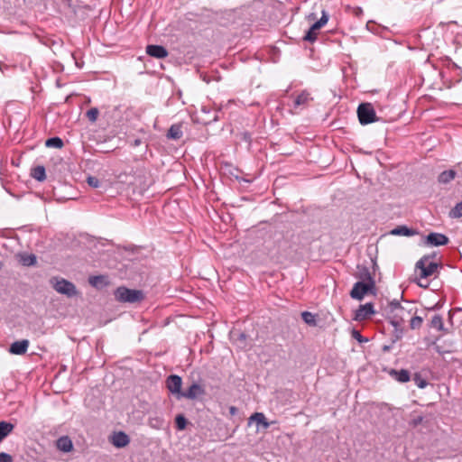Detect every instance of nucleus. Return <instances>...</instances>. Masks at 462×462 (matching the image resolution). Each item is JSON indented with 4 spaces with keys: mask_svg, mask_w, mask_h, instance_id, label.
<instances>
[{
    "mask_svg": "<svg viewBox=\"0 0 462 462\" xmlns=\"http://www.w3.org/2000/svg\"><path fill=\"white\" fill-rule=\"evenodd\" d=\"M354 337L359 341V342H363V341H366L367 339H364L362 337V336L360 335V333L358 331H356L354 330Z\"/></svg>",
    "mask_w": 462,
    "mask_h": 462,
    "instance_id": "ea45409f",
    "label": "nucleus"
},
{
    "mask_svg": "<svg viewBox=\"0 0 462 462\" xmlns=\"http://www.w3.org/2000/svg\"><path fill=\"white\" fill-rule=\"evenodd\" d=\"M422 420V418L421 417H419L418 419L414 420V424L417 425L418 423H420V421Z\"/></svg>",
    "mask_w": 462,
    "mask_h": 462,
    "instance_id": "49530a36",
    "label": "nucleus"
},
{
    "mask_svg": "<svg viewBox=\"0 0 462 462\" xmlns=\"http://www.w3.org/2000/svg\"><path fill=\"white\" fill-rule=\"evenodd\" d=\"M32 177L38 181H43L46 179L45 168L38 165L32 170Z\"/></svg>",
    "mask_w": 462,
    "mask_h": 462,
    "instance_id": "393cba45",
    "label": "nucleus"
},
{
    "mask_svg": "<svg viewBox=\"0 0 462 462\" xmlns=\"http://www.w3.org/2000/svg\"><path fill=\"white\" fill-rule=\"evenodd\" d=\"M164 419L162 416L154 415L150 416L148 419V425L155 430H161L163 427Z\"/></svg>",
    "mask_w": 462,
    "mask_h": 462,
    "instance_id": "b1692460",
    "label": "nucleus"
},
{
    "mask_svg": "<svg viewBox=\"0 0 462 462\" xmlns=\"http://www.w3.org/2000/svg\"><path fill=\"white\" fill-rule=\"evenodd\" d=\"M357 116L361 125H368L378 120L371 103H362L357 107Z\"/></svg>",
    "mask_w": 462,
    "mask_h": 462,
    "instance_id": "39448f33",
    "label": "nucleus"
},
{
    "mask_svg": "<svg viewBox=\"0 0 462 462\" xmlns=\"http://www.w3.org/2000/svg\"><path fill=\"white\" fill-rule=\"evenodd\" d=\"M130 442L129 436L124 431L115 432L111 438V443L116 448H124Z\"/></svg>",
    "mask_w": 462,
    "mask_h": 462,
    "instance_id": "ddd939ff",
    "label": "nucleus"
},
{
    "mask_svg": "<svg viewBox=\"0 0 462 462\" xmlns=\"http://www.w3.org/2000/svg\"><path fill=\"white\" fill-rule=\"evenodd\" d=\"M255 421L258 425H262L264 430H267L271 422L267 421L265 415L263 412H254L249 417V424Z\"/></svg>",
    "mask_w": 462,
    "mask_h": 462,
    "instance_id": "a211bd4d",
    "label": "nucleus"
},
{
    "mask_svg": "<svg viewBox=\"0 0 462 462\" xmlns=\"http://www.w3.org/2000/svg\"><path fill=\"white\" fill-rule=\"evenodd\" d=\"M430 327L439 331H444L443 319L439 314L435 315L430 321Z\"/></svg>",
    "mask_w": 462,
    "mask_h": 462,
    "instance_id": "cd10ccee",
    "label": "nucleus"
},
{
    "mask_svg": "<svg viewBox=\"0 0 462 462\" xmlns=\"http://www.w3.org/2000/svg\"><path fill=\"white\" fill-rule=\"evenodd\" d=\"M417 283H418V285H419L420 287H422V288H427V287H428V284H424V282H418Z\"/></svg>",
    "mask_w": 462,
    "mask_h": 462,
    "instance_id": "a18cd8bd",
    "label": "nucleus"
},
{
    "mask_svg": "<svg viewBox=\"0 0 462 462\" xmlns=\"http://www.w3.org/2000/svg\"><path fill=\"white\" fill-rule=\"evenodd\" d=\"M436 254L423 255L416 263L415 269L420 271V277L426 279L435 273L439 268V264L434 262L428 263L430 259L434 258Z\"/></svg>",
    "mask_w": 462,
    "mask_h": 462,
    "instance_id": "f03ea898",
    "label": "nucleus"
},
{
    "mask_svg": "<svg viewBox=\"0 0 462 462\" xmlns=\"http://www.w3.org/2000/svg\"><path fill=\"white\" fill-rule=\"evenodd\" d=\"M423 319L420 316H414L410 320V327L411 329H418L421 327Z\"/></svg>",
    "mask_w": 462,
    "mask_h": 462,
    "instance_id": "c9c22d12",
    "label": "nucleus"
},
{
    "mask_svg": "<svg viewBox=\"0 0 462 462\" xmlns=\"http://www.w3.org/2000/svg\"><path fill=\"white\" fill-rule=\"evenodd\" d=\"M20 262L23 266H32L36 264V256L32 254L21 255Z\"/></svg>",
    "mask_w": 462,
    "mask_h": 462,
    "instance_id": "c85d7f7f",
    "label": "nucleus"
},
{
    "mask_svg": "<svg viewBox=\"0 0 462 462\" xmlns=\"http://www.w3.org/2000/svg\"><path fill=\"white\" fill-rule=\"evenodd\" d=\"M182 130L180 125H172L167 133V137L172 140H179L182 137Z\"/></svg>",
    "mask_w": 462,
    "mask_h": 462,
    "instance_id": "5701e85b",
    "label": "nucleus"
},
{
    "mask_svg": "<svg viewBox=\"0 0 462 462\" xmlns=\"http://www.w3.org/2000/svg\"><path fill=\"white\" fill-rule=\"evenodd\" d=\"M88 282L95 288H103L107 285V277L105 275H95L88 278Z\"/></svg>",
    "mask_w": 462,
    "mask_h": 462,
    "instance_id": "aec40b11",
    "label": "nucleus"
},
{
    "mask_svg": "<svg viewBox=\"0 0 462 462\" xmlns=\"http://www.w3.org/2000/svg\"><path fill=\"white\" fill-rule=\"evenodd\" d=\"M368 293L374 295L376 293L375 282H356L350 291V297L362 300Z\"/></svg>",
    "mask_w": 462,
    "mask_h": 462,
    "instance_id": "20e7f679",
    "label": "nucleus"
},
{
    "mask_svg": "<svg viewBox=\"0 0 462 462\" xmlns=\"http://www.w3.org/2000/svg\"><path fill=\"white\" fill-rule=\"evenodd\" d=\"M57 448L63 452H69L73 448V444L68 436H62L57 440Z\"/></svg>",
    "mask_w": 462,
    "mask_h": 462,
    "instance_id": "6ab92c4d",
    "label": "nucleus"
},
{
    "mask_svg": "<svg viewBox=\"0 0 462 462\" xmlns=\"http://www.w3.org/2000/svg\"><path fill=\"white\" fill-rule=\"evenodd\" d=\"M375 313L374 304L371 302L360 305L355 311L354 319L356 321L365 320Z\"/></svg>",
    "mask_w": 462,
    "mask_h": 462,
    "instance_id": "6e6552de",
    "label": "nucleus"
},
{
    "mask_svg": "<svg viewBox=\"0 0 462 462\" xmlns=\"http://www.w3.org/2000/svg\"><path fill=\"white\" fill-rule=\"evenodd\" d=\"M87 182L92 188H98L100 186V180L94 176H88L87 178Z\"/></svg>",
    "mask_w": 462,
    "mask_h": 462,
    "instance_id": "4c0bfd02",
    "label": "nucleus"
},
{
    "mask_svg": "<svg viewBox=\"0 0 462 462\" xmlns=\"http://www.w3.org/2000/svg\"><path fill=\"white\" fill-rule=\"evenodd\" d=\"M438 309H439V305L436 304L430 310H438Z\"/></svg>",
    "mask_w": 462,
    "mask_h": 462,
    "instance_id": "09e8293b",
    "label": "nucleus"
},
{
    "mask_svg": "<svg viewBox=\"0 0 462 462\" xmlns=\"http://www.w3.org/2000/svg\"><path fill=\"white\" fill-rule=\"evenodd\" d=\"M28 346H29V340L22 339V340L14 342L10 346L9 351H10V353H12L14 355L21 356V355H23L26 353Z\"/></svg>",
    "mask_w": 462,
    "mask_h": 462,
    "instance_id": "4468645a",
    "label": "nucleus"
},
{
    "mask_svg": "<svg viewBox=\"0 0 462 462\" xmlns=\"http://www.w3.org/2000/svg\"><path fill=\"white\" fill-rule=\"evenodd\" d=\"M309 17H310H310L314 18V14H311Z\"/></svg>",
    "mask_w": 462,
    "mask_h": 462,
    "instance_id": "603ef678",
    "label": "nucleus"
},
{
    "mask_svg": "<svg viewBox=\"0 0 462 462\" xmlns=\"http://www.w3.org/2000/svg\"><path fill=\"white\" fill-rule=\"evenodd\" d=\"M0 462H14L11 455L5 452L0 453Z\"/></svg>",
    "mask_w": 462,
    "mask_h": 462,
    "instance_id": "58836bf2",
    "label": "nucleus"
},
{
    "mask_svg": "<svg viewBox=\"0 0 462 462\" xmlns=\"http://www.w3.org/2000/svg\"><path fill=\"white\" fill-rule=\"evenodd\" d=\"M393 331L391 335V341L392 343H396L397 341H399L402 336H403V328H402V325H398V326H393Z\"/></svg>",
    "mask_w": 462,
    "mask_h": 462,
    "instance_id": "c756f323",
    "label": "nucleus"
},
{
    "mask_svg": "<svg viewBox=\"0 0 462 462\" xmlns=\"http://www.w3.org/2000/svg\"><path fill=\"white\" fill-rule=\"evenodd\" d=\"M146 53L156 59H164L168 56L169 52L162 45L150 44L146 46Z\"/></svg>",
    "mask_w": 462,
    "mask_h": 462,
    "instance_id": "f8f14e48",
    "label": "nucleus"
},
{
    "mask_svg": "<svg viewBox=\"0 0 462 462\" xmlns=\"http://www.w3.org/2000/svg\"><path fill=\"white\" fill-rule=\"evenodd\" d=\"M205 393V389L199 383L194 382L186 391H183L181 398L195 400Z\"/></svg>",
    "mask_w": 462,
    "mask_h": 462,
    "instance_id": "9d476101",
    "label": "nucleus"
},
{
    "mask_svg": "<svg viewBox=\"0 0 462 462\" xmlns=\"http://www.w3.org/2000/svg\"><path fill=\"white\" fill-rule=\"evenodd\" d=\"M390 234L393 236H412L419 234V232L403 225L392 229Z\"/></svg>",
    "mask_w": 462,
    "mask_h": 462,
    "instance_id": "f3484780",
    "label": "nucleus"
},
{
    "mask_svg": "<svg viewBox=\"0 0 462 462\" xmlns=\"http://www.w3.org/2000/svg\"><path fill=\"white\" fill-rule=\"evenodd\" d=\"M237 412H238V409L236 407H235V406H230L229 407V413H230L231 416L236 415Z\"/></svg>",
    "mask_w": 462,
    "mask_h": 462,
    "instance_id": "a19ab883",
    "label": "nucleus"
},
{
    "mask_svg": "<svg viewBox=\"0 0 462 462\" xmlns=\"http://www.w3.org/2000/svg\"><path fill=\"white\" fill-rule=\"evenodd\" d=\"M389 374L399 383H407L411 379V374L406 369H391Z\"/></svg>",
    "mask_w": 462,
    "mask_h": 462,
    "instance_id": "2eb2a0df",
    "label": "nucleus"
},
{
    "mask_svg": "<svg viewBox=\"0 0 462 462\" xmlns=\"http://www.w3.org/2000/svg\"><path fill=\"white\" fill-rule=\"evenodd\" d=\"M448 242V237L441 233L431 232L425 237V244L432 246L446 245Z\"/></svg>",
    "mask_w": 462,
    "mask_h": 462,
    "instance_id": "1a4fd4ad",
    "label": "nucleus"
},
{
    "mask_svg": "<svg viewBox=\"0 0 462 462\" xmlns=\"http://www.w3.org/2000/svg\"><path fill=\"white\" fill-rule=\"evenodd\" d=\"M14 425L11 422L0 421V442H2L14 430Z\"/></svg>",
    "mask_w": 462,
    "mask_h": 462,
    "instance_id": "412c9836",
    "label": "nucleus"
},
{
    "mask_svg": "<svg viewBox=\"0 0 462 462\" xmlns=\"http://www.w3.org/2000/svg\"><path fill=\"white\" fill-rule=\"evenodd\" d=\"M448 216L451 218L462 217V200L450 209Z\"/></svg>",
    "mask_w": 462,
    "mask_h": 462,
    "instance_id": "2f4dec72",
    "label": "nucleus"
},
{
    "mask_svg": "<svg viewBox=\"0 0 462 462\" xmlns=\"http://www.w3.org/2000/svg\"><path fill=\"white\" fill-rule=\"evenodd\" d=\"M182 379L180 375L171 374L166 379V387L171 393L180 399L183 391L181 390Z\"/></svg>",
    "mask_w": 462,
    "mask_h": 462,
    "instance_id": "0eeeda50",
    "label": "nucleus"
},
{
    "mask_svg": "<svg viewBox=\"0 0 462 462\" xmlns=\"http://www.w3.org/2000/svg\"><path fill=\"white\" fill-rule=\"evenodd\" d=\"M436 350H437L438 353H441V351L439 349V346H436Z\"/></svg>",
    "mask_w": 462,
    "mask_h": 462,
    "instance_id": "8fccbe9b",
    "label": "nucleus"
},
{
    "mask_svg": "<svg viewBox=\"0 0 462 462\" xmlns=\"http://www.w3.org/2000/svg\"><path fill=\"white\" fill-rule=\"evenodd\" d=\"M413 381L420 389H423L428 385L427 380L422 378L419 374H415Z\"/></svg>",
    "mask_w": 462,
    "mask_h": 462,
    "instance_id": "e433bc0d",
    "label": "nucleus"
},
{
    "mask_svg": "<svg viewBox=\"0 0 462 462\" xmlns=\"http://www.w3.org/2000/svg\"><path fill=\"white\" fill-rule=\"evenodd\" d=\"M4 264L3 263L0 261V270L3 268Z\"/></svg>",
    "mask_w": 462,
    "mask_h": 462,
    "instance_id": "3c124183",
    "label": "nucleus"
},
{
    "mask_svg": "<svg viewBox=\"0 0 462 462\" xmlns=\"http://www.w3.org/2000/svg\"><path fill=\"white\" fill-rule=\"evenodd\" d=\"M356 277L361 279L362 280L361 282H375L374 277L372 276V274H371V273L369 271V269L367 267H365V266L360 268L359 273H358V275Z\"/></svg>",
    "mask_w": 462,
    "mask_h": 462,
    "instance_id": "bb28decb",
    "label": "nucleus"
},
{
    "mask_svg": "<svg viewBox=\"0 0 462 462\" xmlns=\"http://www.w3.org/2000/svg\"><path fill=\"white\" fill-rule=\"evenodd\" d=\"M411 314L410 310H407L404 307L397 309L394 312L389 315L390 324L392 326L403 325L406 318Z\"/></svg>",
    "mask_w": 462,
    "mask_h": 462,
    "instance_id": "9b49d317",
    "label": "nucleus"
},
{
    "mask_svg": "<svg viewBox=\"0 0 462 462\" xmlns=\"http://www.w3.org/2000/svg\"><path fill=\"white\" fill-rule=\"evenodd\" d=\"M328 18L329 15L328 12L322 10L321 17L309 28L303 37V40L309 42H314L317 40V32L328 23Z\"/></svg>",
    "mask_w": 462,
    "mask_h": 462,
    "instance_id": "423d86ee",
    "label": "nucleus"
},
{
    "mask_svg": "<svg viewBox=\"0 0 462 462\" xmlns=\"http://www.w3.org/2000/svg\"><path fill=\"white\" fill-rule=\"evenodd\" d=\"M143 143V141L139 138L134 139L133 143H131V145L135 147Z\"/></svg>",
    "mask_w": 462,
    "mask_h": 462,
    "instance_id": "79ce46f5",
    "label": "nucleus"
},
{
    "mask_svg": "<svg viewBox=\"0 0 462 462\" xmlns=\"http://www.w3.org/2000/svg\"><path fill=\"white\" fill-rule=\"evenodd\" d=\"M301 318L306 324L310 325V326L316 325V317L311 312L303 311L301 313Z\"/></svg>",
    "mask_w": 462,
    "mask_h": 462,
    "instance_id": "473e14b6",
    "label": "nucleus"
},
{
    "mask_svg": "<svg viewBox=\"0 0 462 462\" xmlns=\"http://www.w3.org/2000/svg\"><path fill=\"white\" fill-rule=\"evenodd\" d=\"M390 349H391V346H383V352H388Z\"/></svg>",
    "mask_w": 462,
    "mask_h": 462,
    "instance_id": "c03bdc74",
    "label": "nucleus"
},
{
    "mask_svg": "<svg viewBox=\"0 0 462 462\" xmlns=\"http://www.w3.org/2000/svg\"><path fill=\"white\" fill-rule=\"evenodd\" d=\"M50 284L60 294L72 298L78 294L75 284L64 278L54 276L50 279Z\"/></svg>",
    "mask_w": 462,
    "mask_h": 462,
    "instance_id": "f257e3e1",
    "label": "nucleus"
},
{
    "mask_svg": "<svg viewBox=\"0 0 462 462\" xmlns=\"http://www.w3.org/2000/svg\"><path fill=\"white\" fill-rule=\"evenodd\" d=\"M456 175L457 172L454 170L444 171L439 175L438 181L439 183L448 184L455 179Z\"/></svg>",
    "mask_w": 462,
    "mask_h": 462,
    "instance_id": "4be33fe9",
    "label": "nucleus"
},
{
    "mask_svg": "<svg viewBox=\"0 0 462 462\" xmlns=\"http://www.w3.org/2000/svg\"><path fill=\"white\" fill-rule=\"evenodd\" d=\"M362 13H363L362 8H360V7L356 8V10H355V14H356V15H360Z\"/></svg>",
    "mask_w": 462,
    "mask_h": 462,
    "instance_id": "37998d69",
    "label": "nucleus"
},
{
    "mask_svg": "<svg viewBox=\"0 0 462 462\" xmlns=\"http://www.w3.org/2000/svg\"><path fill=\"white\" fill-rule=\"evenodd\" d=\"M402 307L398 300H393L390 302H388V305L386 307V312L388 315H391L393 312H394L397 309H400Z\"/></svg>",
    "mask_w": 462,
    "mask_h": 462,
    "instance_id": "72a5a7b5",
    "label": "nucleus"
},
{
    "mask_svg": "<svg viewBox=\"0 0 462 462\" xmlns=\"http://www.w3.org/2000/svg\"><path fill=\"white\" fill-rule=\"evenodd\" d=\"M99 110L97 107H91L87 111V117L91 123H95L98 117Z\"/></svg>",
    "mask_w": 462,
    "mask_h": 462,
    "instance_id": "f704fd0d",
    "label": "nucleus"
},
{
    "mask_svg": "<svg viewBox=\"0 0 462 462\" xmlns=\"http://www.w3.org/2000/svg\"><path fill=\"white\" fill-rule=\"evenodd\" d=\"M311 100L310 94L307 90H303L294 99L293 107L296 109L300 106H307Z\"/></svg>",
    "mask_w": 462,
    "mask_h": 462,
    "instance_id": "dca6fc26",
    "label": "nucleus"
},
{
    "mask_svg": "<svg viewBox=\"0 0 462 462\" xmlns=\"http://www.w3.org/2000/svg\"><path fill=\"white\" fill-rule=\"evenodd\" d=\"M188 420L183 414H178L175 417V425L178 430H184L187 427Z\"/></svg>",
    "mask_w": 462,
    "mask_h": 462,
    "instance_id": "7c9ffc66",
    "label": "nucleus"
},
{
    "mask_svg": "<svg viewBox=\"0 0 462 462\" xmlns=\"http://www.w3.org/2000/svg\"><path fill=\"white\" fill-rule=\"evenodd\" d=\"M239 337H240V339H243V340H244V339H245L246 336H245V333H241V334L239 335Z\"/></svg>",
    "mask_w": 462,
    "mask_h": 462,
    "instance_id": "de8ad7c7",
    "label": "nucleus"
},
{
    "mask_svg": "<svg viewBox=\"0 0 462 462\" xmlns=\"http://www.w3.org/2000/svg\"><path fill=\"white\" fill-rule=\"evenodd\" d=\"M115 298L120 302L135 303L143 299V293L139 290L118 287L115 291Z\"/></svg>",
    "mask_w": 462,
    "mask_h": 462,
    "instance_id": "7ed1b4c3",
    "label": "nucleus"
},
{
    "mask_svg": "<svg viewBox=\"0 0 462 462\" xmlns=\"http://www.w3.org/2000/svg\"><path fill=\"white\" fill-rule=\"evenodd\" d=\"M64 145V143L61 138L58 136L51 137L45 141V146L48 148H57L60 149Z\"/></svg>",
    "mask_w": 462,
    "mask_h": 462,
    "instance_id": "a878e982",
    "label": "nucleus"
}]
</instances>
